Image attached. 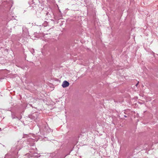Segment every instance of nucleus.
Returning a JSON list of instances; mask_svg holds the SVG:
<instances>
[{"label": "nucleus", "instance_id": "nucleus-3", "mask_svg": "<svg viewBox=\"0 0 158 158\" xmlns=\"http://www.w3.org/2000/svg\"><path fill=\"white\" fill-rule=\"evenodd\" d=\"M44 131L47 133H49L52 131L51 129L48 126H45L44 128Z\"/></svg>", "mask_w": 158, "mask_h": 158}, {"label": "nucleus", "instance_id": "nucleus-12", "mask_svg": "<svg viewBox=\"0 0 158 158\" xmlns=\"http://www.w3.org/2000/svg\"><path fill=\"white\" fill-rule=\"evenodd\" d=\"M43 8H44V7L43 6V8H42V9H43Z\"/></svg>", "mask_w": 158, "mask_h": 158}, {"label": "nucleus", "instance_id": "nucleus-5", "mask_svg": "<svg viewBox=\"0 0 158 158\" xmlns=\"http://www.w3.org/2000/svg\"><path fill=\"white\" fill-rule=\"evenodd\" d=\"M46 16H48V17H50V14H49V12H47L46 13Z\"/></svg>", "mask_w": 158, "mask_h": 158}, {"label": "nucleus", "instance_id": "nucleus-14", "mask_svg": "<svg viewBox=\"0 0 158 158\" xmlns=\"http://www.w3.org/2000/svg\"><path fill=\"white\" fill-rule=\"evenodd\" d=\"M1 130V129L0 128V130Z\"/></svg>", "mask_w": 158, "mask_h": 158}, {"label": "nucleus", "instance_id": "nucleus-2", "mask_svg": "<svg viewBox=\"0 0 158 158\" xmlns=\"http://www.w3.org/2000/svg\"><path fill=\"white\" fill-rule=\"evenodd\" d=\"M69 85V83L66 81H63L62 86L63 88H65L68 86Z\"/></svg>", "mask_w": 158, "mask_h": 158}, {"label": "nucleus", "instance_id": "nucleus-1", "mask_svg": "<svg viewBox=\"0 0 158 158\" xmlns=\"http://www.w3.org/2000/svg\"><path fill=\"white\" fill-rule=\"evenodd\" d=\"M39 115V114L38 113L35 112L32 114L29 115L28 116L31 119L35 120L37 119Z\"/></svg>", "mask_w": 158, "mask_h": 158}, {"label": "nucleus", "instance_id": "nucleus-13", "mask_svg": "<svg viewBox=\"0 0 158 158\" xmlns=\"http://www.w3.org/2000/svg\"><path fill=\"white\" fill-rule=\"evenodd\" d=\"M1 130V129L0 128V130Z\"/></svg>", "mask_w": 158, "mask_h": 158}, {"label": "nucleus", "instance_id": "nucleus-10", "mask_svg": "<svg viewBox=\"0 0 158 158\" xmlns=\"http://www.w3.org/2000/svg\"><path fill=\"white\" fill-rule=\"evenodd\" d=\"M33 52H34V49H33Z\"/></svg>", "mask_w": 158, "mask_h": 158}, {"label": "nucleus", "instance_id": "nucleus-7", "mask_svg": "<svg viewBox=\"0 0 158 158\" xmlns=\"http://www.w3.org/2000/svg\"><path fill=\"white\" fill-rule=\"evenodd\" d=\"M47 24H48L47 22L45 21L44 22V26H46L47 25Z\"/></svg>", "mask_w": 158, "mask_h": 158}, {"label": "nucleus", "instance_id": "nucleus-4", "mask_svg": "<svg viewBox=\"0 0 158 158\" xmlns=\"http://www.w3.org/2000/svg\"><path fill=\"white\" fill-rule=\"evenodd\" d=\"M29 137V136L28 135L26 134H24L23 135V138H27Z\"/></svg>", "mask_w": 158, "mask_h": 158}, {"label": "nucleus", "instance_id": "nucleus-11", "mask_svg": "<svg viewBox=\"0 0 158 158\" xmlns=\"http://www.w3.org/2000/svg\"><path fill=\"white\" fill-rule=\"evenodd\" d=\"M32 3H34V2H32Z\"/></svg>", "mask_w": 158, "mask_h": 158}, {"label": "nucleus", "instance_id": "nucleus-8", "mask_svg": "<svg viewBox=\"0 0 158 158\" xmlns=\"http://www.w3.org/2000/svg\"><path fill=\"white\" fill-rule=\"evenodd\" d=\"M138 84H139V82H138L136 85H135V86H137V85H138Z\"/></svg>", "mask_w": 158, "mask_h": 158}, {"label": "nucleus", "instance_id": "nucleus-6", "mask_svg": "<svg viewBox=\"0 0 158 158\" xmlns=\"http://www.w3.org/2000/svg\"><path fill=\"white\" fill-rule=\"evenodd\" d=\"M12 118L13 119H14L15 118V116L13 114H11Z\"/></svg>", "mask_w": 158, "mask_h": 158}, {"label": "nucleus", "instance_id": "nucleus-9", "mask_svg": "<svg viewBox=\"0 0 158 158\" xmlns=\"http://www.w3.org/2000/svg\"><path fill=\"white\" fill-rule=\"evenodd\" d=\"M124 117H126V118L127 117V116H126V115H124Z\"/></svg>", "mask_w": 158, "mask_h": 158}]
</instances>
